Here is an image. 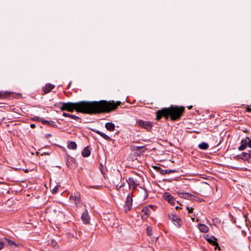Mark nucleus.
<instances>
[{
	"instance_id": "5",
	"label": "nucleus",
	"mask_w": 251,
	"mask_h": 251,
	"mask_svg": "<svg viewBox=\"0 0 251 251\" xmlns=\"http://www.w3.org/2000/svg\"><path fill=\"white\" fill-rule=\"evenodd\" d=\"M132 194H129L126 198V200L125 202V209L126 211H129L132 206Z\"/></svg>"
},
{
	"instance_id": "26",
	"label": "nucleus",
	"mask_w": 251,
	"mask_h": 251,
	"mask_svg": "<svg viewBox=\"0 0 251 251\" xmlns=\"http://www.w3.org/2000/svg\"><path fill=\"white\" fill-rule=\"evenodd\" d=\"M117 182V181L113 182L114 185L116 186V189L118 190L122 187H121V185H120V184H118Z\"/></svg>"
},
{
	"instance_id": "6",
	"label": "nucleus",
	"mask_w": 251,
	"mask_h": 251,
	"mask_svg": "<svg viewBox=\"0 0 251 251\" xmlns=\"http://www.w3.org/2000/svg\"><path fill=\"white\" fill-rule=\"evenodd\" d=\"M205 239L211 244L213 246H215V249L217 248L219 250H220V247L218 246V244L217 242V239L213 236H210L208 234H207L205 236Z\"/></svg>"
},
{
	"instance_id": "20",
	"label": "nucleus",
	"mask_w": 251,
	"mask_h": 251,
	"mask_svg": "<svg viewBox=\"0 0 251 251\" xmlns=\"http://www.w3.org/2000/svg\"><path fill=\"white\" fill-rule=\"evenodd\" d=\"M67 147L69 149L75 150L77 147L76 144L75 142H70L68 143Z\"/></svg>"
},
{
	"instance_id": "24",
	"label": "nucleus",
	"mask_w": 251,
	"mask_h": 251,
	"mask_svg": "<svg viewBox=\"0 0 251 251\" xmlns=\"http://www.w3.org/2000/svg\"><path fill=\"white\" fill-rule=\"evenodd\" d=\"M59 187H60V185H57L56 186H55L53 188H52V193L53 194H55V193H57L58 189Z\"/></svg>"
},
{
	"instance_id": "8",
	"label": "nucleus",
	"mask_w": 251,
	"mask_h": 251,
	"mask_svg": "<svg viewBox=\"0 0 251 251\" xmlns=\"http://www.w3.org/2000/svg\"><path fill=\"white\" fill-rule=\"evenodd\" d=\"M163 198L172 205H174L175 204V198L168 193L166 192L163 194Z\"/></svg>"
},
{
	"instance_id": "13",
	"label": "nucleus",
	"mask_w": 251,
	"mask_h": 251,
	"mask_svg": "<svg viewBox=\"0 0 251 251\" xmlns=\"http://www.w3.org/2000/svg\"><path fill=\"white\" fill-rule=\"evenodd\" d=\"M240 144V146L238 147V150L241 151L246 149L248 146L247 139H242Z\"/></svg>"
},
{
	"instance_id": "16",
	"label": "nucleus",
	"mask_w": 251,
	"mask_h": 251,
	"mask_svg": "<svg viewBox=\"0 0 251 251\" xmlns=\"http://www.w3.org/2000/svg\"><path fill=\"white\" fill-rule=\"evenodd\" d=\"M105 128L110 131H113L115 128V125L111 122H107L105 125Z\"/></svg>"
},
{
	"instance_id": "11",
	"label": "nucleus",
	"mask_w": 251,
	"mask_h": 251,
	"mask_svg": "<svg viewBox=\"0 0 251 251\" xmlns=\"http://www.w3.org/2000/svg\"><path fill=\"white\" fill-rule=\"evenodd\" d=\"M152 207V205H150L148 207H144L142 210V212H144V214L142 216L143 219H146L150 215L151 212L150 208Z\"/></svg>"
},
{
	"instance_id": "38",
	"label": "nucleus",
	"mask_w": 251,
	"mask_h": 251,
	"mask_svg": "<svg viewBox=\"0 0 251 251\" xmlns=\"http://www.w3.org/2000/svg\"><path fill=\"white\" fill-rule=\"evenodd\" d=\"M145 193H146V196H147L148 194H147V192L146 191H145Z\"/></svg>"
},
{
	"instance_id": "25",
	"label": "nucleus",
	"mask_w": 251,
	"mask_h": 251,
	"mask_svg": "<svg viewBox=\"0 0 251 251\" xmlns=\"http://www.w3.org/2000/svg\"><path fill=\"white\" fill-rule=\"evenodd\" d=\"M6 240L8 245H14L17 246L16 243L14 241L11 240L10 239H6Z\"/></svg>"
},
{
	"instance_id": "36",
	"label": "nucleus",
	"mask_w": 251,
	"mask_h": 251,
	"mask_svg": "<svg viewBox=\"0 0 251 251\" xmlns=\"http://www.w3.org/2000/svg\"><path fill=\"white\" fill-rule=\"evenodd\" d=\"M191 219H192V220H193L194 221V220H195V218H191Z\"/></svg>"
},
{
	"instance_id": "32",
	"label": "nucleus",
	"mask_w": 251,
	"mask_h": 251,
	"mask_svg": "<svg viewBox=\"0 0 251 251\" xmlns=\"http://www.w3.org/2000/svg\"><path fill=\"white\" fill-rule=\"evenodd\" d=\"M247 111L248 112H250L251 111V108H250V107H248L247 109Z\"/></svg>"
},
{
	"instance_id": "19",
	"label": "nucleus",
	"mask_w": 251,
	"mask_h": 251,
	"mask_svg": "<svg viewBox=\"0 0 251 251\" xmlns=\"http://www.w3.org/2000/svg\"><path fill=\"white\" fill-rule=\"evenodd\" d=\"M90 153L91 152L88 147H85L81 152L82 155L85 157H88L89 156H90Z\"/></svg>"
},
{
	"instance_id": "39",
	"label": "nucleus",
	"mask_w": 251,
	"mask_h": 251,
	"mask_svg": "<svg viewBox=\"0 0 251 251\" xmlns=\"http://www.w3.org/2000/svg\"><path fill=\"white\" fill-rule=\"evenodd\" d=\"M71 82H70V83L69 84V85H68V87L70 85Z\"/></svg>"
},
{
	"instance_id": "29",
	"label": "nucleus",
	"mask_w": 251,
	"mask_h": 251,
	"mask_svg": "<svg viewBox=\"0 0 251 251\" xmlns=\"http://www.w3.org/2000/svg\"><path fill=\"white\" fill-rule=\"evenodd\" d=\"M4 244L2 242L0 241V250L3 248Z\"/></svg>"
},
{
	"instance_id": "2",
	"label": "nucleus",
	"mask_w": 251,
	"mask_h": 251,
	"mask_svg": "<svg viewBox=\"0 0 251 251\" xmlns=\"http://www.w3.org/2000/svg\"><path fill=\"white\" fill-rule=\"evenodd\" d=\"M184 110V107L183 106H175L169 108H164L157 112L156 119L159 120L163 116L167 118L168 116H170L172 120H176L181 116Z\"/></svg>"
},
{
	"instance_id": "18",
	"label": "nucleus",
	"mask_w": 251,
	"mask_h": 251,
	"mask_svg": "<svg viewBox=\"0 0 251 251\" xmlns=\"http://www.w3.org/2000/svg\"><path fill=\"white\" fill-rule=\"evenodd\" d=\"M96 133L100 135L103 138H104L105 140L107 141H111V138L105 134V133L98 130H94Z\"/></svg>"
},
{
	"instance_id": "23",
	"label": "nucleus",
	"mask_w": 251,
	"mask_h": 251,
	"mask_svg": "<svg viewBox=\"0 0 251 251\" xmlns=\"http://www.w3.org/2000/svg\"><path fill=\"white\" fill-rule=\"evenodd\" d=\"M147 233L149 236H151L152 234V228L150 226H148L147 228Z\"/></svg>"
},
{
	"instance_id": "35",
	"label": "nucleus",
	"mask_w": 251,
	"mask_h": 251,
	"mask_svg": "<svg viewBox=\"0 0 251 251\" xmlns=\"http://www.w3.org/2000/svg\"><path fill=\"white\" fill-rule=\"evenodd\" d=\"M89 188H96V186H89Z\"/></svg>"
},
{
	"instance_id": "9",
	"label": "nucleus",
	"mask_w": 251,
	"mask_h": 251,
	"mask_svg": "<svg viewBox=\"0 0 251 251\" xmlns=\"http://www.w3.org/2000/svg\"><path fill=\"white\" fill-rule=\"evenodd\" d=\"M126 182H127L129 187H133L134 189L138 185L137 180H136L133 177H130L128 179H126Z\"/></svg>"
},
{
	"instance_id": "27",
	"label": "nucleus",
	"mask_w": 251,
	"mask_h": 251,
	"mask_svg": "<svg viewBox=\"0 0 251 251\" xmlns=\"http://www.w3.org/2000/svg\"><path fill=\"white\" fill-rule=\"evenodd\" d=\"M187 209L189 213L193 212V208L192 207H187Z\"/></svg>"
},
{
	"instance_id": "7",
	"label": "nucleus",
	"mask_w": 251,
	"mask_h": 251,
	"mask_svg": "<svg viewBox=\"0 0 251 251\" xmlns=\"http://www.w3.org/2000/svg\"><path fill=\"white\" fill-rule=\"evenodd\" d=\"M138 123L139 125L145 129H150L152 126V123L150 121H145L143 120H139L138 122Z\"/></svg>"
},
{
	"instance_id": "28",
	"label": "nucleus",
	"mask_w": 251,
	"mask_h": 251,
	"mask_svg": "<svg viewBox=\"0 0 251 251\" xmlns=\"http://www.w3.org/2000/svg\"><path fill=\"white\" fill-rule=\"evenodd\" d=\"M248 140V147L251 148V139H250L249 138H247Z\"/></svg>"
},
{
	"instance_id": "12",
	"label": "nucleus",
	"mask_w": 251,
	"mask_h": 251,
	"mask_svg": "<svg viewBox=\"0 0 251 251\" xmlns=\"http://www.w3.org/2000/svg\"><path fill=\"white\" fill-rule=\"evenodd\" d=\"M81 219L84 224H87L90 222V217L87 209L83 213L81 216Z\"/></svg>"
},
{
	"instance_id": "15",
	"label": "nucleus",
	"mask_w": 251,
	"mask_h": 251,
	"mask_svg": "<svg viewBox=\"0 0 251 251\" xmlns=\"http://www.w3.org/2000/svg\"><path fill=\"white\" fill-rule=\"evenodd\" d=\"M62 115L64 117L71 118L72 119H74V120H75L76 121H80V120H81L80 118L79 117L77 116L74 115H71L70 114L67 113H65V112H63V114H62Z\"/></svg>"
},
{
	"instance_id": "31",
	"label": "nucleus",
	"mask_w": 251,
	"mask_h": 251,
	"mask_svg": "<svg viewBox=\"0 0 251 251\" xmlns=\"http://www.w3.org/2000/svg\"><path fill=\"white\" fill-rule=\"evenodd\" d=\"M125 185V182H121L120 185H121V187H123Z\"/></svg>"
},
{
	"instance_id": "10",
	"label": "nucleus",
	"mask_w": 251,
	"mask_h": 251,
	"mask_svg": "<svg viewBox=\"0 0 251 251\" xmlns=\"http://www.w3.org/2000/svg\"><path fill=\"white\" fill-rule=\"evenodd\" d=\"M251 151L249 150L248 152H243L241 154L238 155L237 157L244 160H248L251 158Z\"/></svg>"
},
{
	"instance_id": "34",
	"label": "nucleus",
	"mask_w": 251,
	"mask_h": 251,
	"mask_svg": "<svg viewBox=\"0 0 251 251\" xmlns=\"http://www.w3.org/2000/svg\"><path fill=\"white\" fill-rule=\"evenodd\" d=\"M52 244H53V245L54 247H55L56 246V243L55 242H52Z\"/></svg>"
},
{
	"instance_id": "21",
	"label": "nucleus",
	"mask_w": 251,
	"mask_h": 251,
	"mask_svg": "<svg viewBox=\"0 0 251 251\" xmlns=\"http://www.w3.org/2000/svg\"><path fill=\"white\" fill-rule=\"evenodd\" d=\"M198 147L201 150H206L208 148L209 145L206 143L202 142L198 145Z\"/></svg>"
},
{
	"instance_id": "3",
	"label": "nucleus",
	"mask_w": 251,
	"mask_h": 251,
	"mask_svg": "<svg viewBox=\"0 0 251 251\" xmlns=\"http://www.w3.org/2000/svg\"><path fill=\"white\" fill-rule=\"evenodd\" d=\"M69 200L72 203H74L76 207H81L82 202L81 200L80 194L76 192L74 194H72L69 197Z\"/></svg>"
},
{
	"instance_id": "37",
	"label": "nucleus",
	"mask_w": 251,
	"mask_h": 251,
	"mask_svg": "<svg viewBox=\"0 0 251 251\" xmlns=\"http://www.w3.org/2000/svg\"><path fill=\"white\" fill-rule=\"evenodd\" d=\"M178 208H179V207H178V206H176V209H178Z\"/></svg>"
},
{
	"instance_id": "14",
	"label": "nucleus",
	"mask_w": 251,
	"mask_h": 251,
	"mask_svg": "<svg viewBox=\"0 0 251 251\" xmlns=\"http://www.w3.org/2000/svg\"><path fill=\"white\" fill-rule=\"evenodd\" d=\"M54 88V85L50 83L47 84L43 88L44 94L50 92Z\"/></svg>"
},
{
	"instance_id": "40",
	"label": "nucleus",
	"mask_w": 251,
	"mask_h": 251,
	"mask_svg": "<svg viewBox=\"0 0 251 251\" xmlns=\"http://www.w3.org/2000/svg\"><path fill=\"white\" fill-rule=\"evenodd\" d=\"M119 131L116 132V134H118Z\"/></svg>"
},
{
	"instance_id": "30",
	"label": "nucleus",
	"mask_w": 251,
	"mask_h": 251,
	"mask_svg": "<svg viewBox=\"0 0 251 251\" xmlns=\"http://www.w3.org/2000/svg\"><path fill=\"white\" fill-rule=\"evenodd\" d=\"M42 123L43 124H49V121H48L47 120H42Z\"/></svg>"
},
{
	"instance_id": "17",
	"label": "nucleus",
	"mask_w": 251,
	"mask_h": 251,
	"mask_svg": "<svg viewBox=\"0 0 251 251\" xmlns=\"http://www.w3.org/2000/svg\"><path fill=\"white\" fill-rule=\"evenodd\" d=\"M198 228L201 232L203 233L207 232L209 230V228L207 226L201 224H200L198 225Z\"/></svg>"
},
{
	"instance_id": "4",
	"label": "nucleus",
	"mask_w": 251,
	"mask_h": 251,
	"mask_svg": "<svg viewBox=\"0 0 251 251\" xmlns=\"http://www.w3.org/2000/svg\"><path fill=\"white\" fill-rule=\"evenodd\" d=\"M168 218L177 227H180L182 226L181 220L177 215L173 213L168 214Z\"/></svg>"
},
{
	"instance_id": "33",
	"label": "nucleus",
	"mask_w": 251,
	"mask_h": 251,
	"mask_svg": "<svg viewBox=\"0 0 251 251\" xmlns=\"http://www.w3.org/2000/svg\"><path fill=\"white\" fill-rule=\"evenodd\" d=\"M30 126L32 128H34V127H35V126L34 124H31Z\"/></svg>"
},
{
	"instance_id": "1",
	"label": "nucleus",
	"mask_w": 251,
	"mask_h": 251,
	"mask_svg": "<svg viewBox=\"0 0 251 251\" xmlns=\"http://www.w3.org/2000/svg\"><path fill=\"white\" fill-rule=\"evenodd\" d=\"M121 102L118 101L100 100V101H80L77 102H62L60 106L62 111L67 110L73 112L75 110L84 113H100L109 112L116 109L120 105Z\"/></svg>"
},
{
	"instance_id": "22",
	"label": "nucleus",
	"mask_w": 251,
	"mask_h": 251,
	"mask_svg": "<svg viewBox=\"0 0 251 251\" xmlns=\"http://www.w3.org/2000/svg\"><path fill=\"white\" fill-rule=\"evenodd\" d=\"M176 171L174 170H163L161 171V174L163 175L169 174L171 173H174Z\"/></svg>"
}]
</instances>
